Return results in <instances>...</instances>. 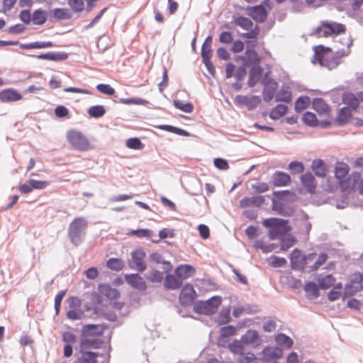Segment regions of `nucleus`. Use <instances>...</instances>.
<instances>
[{
  "label": "nucleus",
  "instance_id": "29",
  "mask_svg": "<svg viewBox=\"0 0 363 363\" xmlns=\"http://www.w3.org/2000/svg\"><path fill=\"white\" fill-rule=\"evenodd\" d=\"M52 16L58 21L68 20L72 18V15L67 9L57 8L53 9L52 11Z\"/></svg>",
  "mask_w": 363,
  "mask_h": 363
},
{
  "label": "nucleus",
  "instance_id": "14",
  "mask_svg": "<svg viewBox=\"0 0 363 363\" xmlns=\"http://www.w3.org/2000/svg\"><path fill=\"white\" fill-rule=\"evenodd\" d=\"M301 184L311 193L314 194L316 189V181L313 175L311 172L303 174L301 177Z\"/></svg>",
  "mask_w": 363,
  "mask_h": 363
},
{
  "label": "nucleus",
  "instance_id": "28",
  "mask_svg": "<svg viewBox=\"0 0 363 363\" xmlns=\"http://www.w3.org/2000/svg\"><path fill=\"white\" fill-rule=\"evenodd\" d=\"M253 101L255 104H259L261 102V99L259 96H243V95H238L235 99V102L236 104L238 105H244V106H250V101Z\"/></svg>",
  "mask_w": 363,
  "mask_h": 363
},
{
  "label": "nucleus",
  "instance_id": "48",
  "mask_svg": "<svg viewBox=\"0 0 363 363\" xmlns=\"http://www.w3.org/2000/svg\"><path fill=\"white\" fill-rule=\"evenodd\" d=\"M174 105L177 108L185 113H191L194 109V106L191 103L184 104L179 100H174Z\"/></svg>",
  "mask_w": 363,
  "mask_h": 363
},
{
  "label": "nucleus",
  "instance_id": "56",
  "mask_svg": "<svg viewBox=\"0 0 363 363\" xmlns=\"http://www.w3.org/2000/svg\"><path fill=\"white\" fill-rule=\"evenodd\" d=\"M96 89L98 91H99L101 93L113 96L115 94V89L111 86L109 84H99L96 86Z\"/></svg>",
  "mask_w": 363,
  "mask_h": 363
},
{
  "label": "nucleus",
  "instance_id": "27",
  "mask_svg": "<svg viewBox=\"0 0 363 363\" xmlns=\"http://www.w3.org/2000/svg\"><path fill=\"white\" fill-rule=\"evenodd\" d=\"M313 108L320 114L328 113L330 111L329 106L320 98L314 99L313 101Z\"/></svg>",
  "mask_w": 363,
  "mask_h": 363
},
{
  "label": "nucleus",
  "instance_id": "34",
  "mask_svg": "<svg viewBox=\"0 0 363 363\" xmlns=\"http://www.w3.org/2000/svg\"><path fill=\"white\" fill-rule=\"evenodd\" d=\"M287 111V106L279 104L270 112L269 116L273 120H277L284 116Z\"/></svg>",
  "mask_w": 363,
  "mask_h": 363
},
{
  "label": "nucleus",
  "instance_id": "24",
  "mask_svg": "<svg viewBox=\"0 0 363 363\" xmlns=\"http://www.w3.org/2000/svg\"><path fill=\"white\" fill-rule=\"evenodd\" d=\"M313 34L317 35L318 37L327 38L330 36V34L329 21H322L319 26L313 29Z\"/></svg>",
  "mask_w": 363,
  "mask_h": 363
},
{
  "label": "nucleus",
  "instance_id": "30",
  "mask_svg": "<svg viewBox=\"0 0 363 363\" xmlns=\"http://www.w3.org/2000/svg\"><path fill=\"white\" fill-rule=\"evenodd\" d=\"M342 102L353 109L359 106V99L352 93H345L342 96Z\"/></svg>",
  "mask_w": 363,
  "mask_h": 363
},
{
  "label": "nucleus",
  "instance_id": "35",
  "mask_svg": "<svg viewBox=\"0 0 363 363\" xmlns=\"http://www.w3.org/2000/svg\"><path fill=\"white\" fill-rule=\"evenodd\" d=\"M262 76V69L261 68H252L250 70V77L247 82V84L249 86H254L258 81L260 79Z\"/></svg>",
  "mask_w": 363,
  "mask_h": 363
},
{
  "label": "nucleus",
  "instance_id": "26",
  "mask_svg": "<svg viewBox=\"0 0 363 363\" xmlns=\"http://www.w3.org/2000/svg\"><path fill=\"white\" fill-rule=\"evenodd\" d=\"M245 65H257L260 63V57L257 52L255 50H247L245 52Z\"/></svg>",
  "mask_w": 363,
  "mask_h": 363
},
{
  "label": "nucleus",
  "instance_id": "38",
  "mask_svg": "<svg viewBox=\"0 0 363 363\" xmlns=\"http://www.w3.org/2000/svg\"><path fill=\"white\" fill-rule=\"evenodd\" d=\"M329 25H330V35H340V34L345 33V30H346L345 26L342 23L329 21Z\"/></svg>",
  "mask_w": 363,
  "mask_h": 363
},
{
  "label": "nucleus",
  "instance_id": "52",
  "mask_svg": "<svg viewBox=\"0 0 363 363\" xmlns=\"http://www.w3.org/2000/svg\"><path fill=\"white\" fill-rule=\"evenodd\" d=\"M306 292L313 297H318L319 295L317 285L313 282H308L305 285Z\"/></svg>",
  "mask_w": 363,
  "mask_h": 363
},
{
  "label": "nucleus",
  "instance_id": "64",
  "mask_svg": "<svg viewBox=\"0 0 363 363\" xmlns=\"http://www.w3.org/2000/svg\"><path fill=\"white\" fill-rule=\"evenodd\" d=\"M232 33L228 31L222 32L219 35V41L222 43H230L233 42Z\"/></svg>",
  "mask_w": 363,
  "mask_h": 363
},
{
  "label": "nucleus",
  "instance_id": "36",
  "mask_svg": "<svg viewBox=\"0 0 363 363\" xmlns=\"http://www.w3.org/2000/svg\"><path fill=\"white\" fill-rule=\"evenodd\" d=\"M275 100L289 103L291 100V93L288 88H282L275 96Z\"/></svg>",
  "mask_w": 363,
  "mask_h": 363
},
{
  "label": "nucleus",
  "instance_id": "32",
  "mask_svg": "<svg viewBox=\"0 0 363 363\" xmlns=\"http://www.w3.org/2000/svg\"><path fill=\"white\" fill-rule=\"evenodd\" d=\"M101 344V342L97 339L84 338L81 341L80 347L81 350L98 349Z\"/></svg>",
  "mask_w": 363,
  "mask_h": 363
},
{
  "label": "nucleus",
  "instance_id": "33",
  "mask_svg": "<svg viewBox=\"0 0 363 363\" xmlns=\"http://www.w3.org/2000/svg\"><path fill=\"white\" fill-rule=\"evenodd\" d=\"M233 22L236 26H240V28L245 30H250L253 27L252 21L246 17H236L234 18Z\"/></svg>",
  "mask_w": 363,
  "mask_h": 363
},
{
  "label": "nucleus",
  "instance_id": "31",
  "mask_svg": "<svg viewBox=\"0 0 363 363\" xmlns=\"http://www.w3.org/2000/svg\"><path fill=\"white\" fill-rule=\"evenodd\" d=\"M275 341L277 345L284 347L287 349L292 347L294 342L291 337L283 333H279L275 337Z\"/></svg>",
  "mask_w": 363,
  "mask_h": 363
},
{
  "label": "nucleus",
  "instance_id": "60",
  "mask_svg": "<svg viewBox=\"0 0 363 363\" xmlns=\"http://www.w3.org/2000/svg\"><path fill=\"white\" fill-rule=\"evenodd\" d=\"M236 328L233 325L223 327L220 330V334L223 337H229L235 335Z\"/></svg>",
  "mask_w": 363,
  "mask_h": 363
},
{
  "label": "nucleus",
  "instance_id": "5",
  "mask_svg": "<svg viewBox=\"0 0 363 363\" xmlns=\"http://www.w3.org/2000/svg\"><path fill=\"white\" fill-rule=\"evenodd\" d=\"M287 221L277 218H266L262 221V225L270 228L269 235L271 240H274L279 235L286 231Z\"/></svg>",
  "mask_w": 363,
  "mask_h": 363
},
{
  "label": "nucleus",
  "instance_id": "55",
  "mask_svg": "<svg viewBox=\"0 0 363 363\" xmlns=\"http://www.w3.org/2000/svg\"><path fill=\"white\" fill-rule=\"evenodd\" d=\"M84 316V313L82 311L74 308L69 311L67 313V317L73 320H80Z\"/></svg>",
  "mask_w": 363,
  "mask_h": 363
},
{
  "label": "nucleus",
  "instance_id": "42",
  "mask_svg": "<svg viewBox=\"0 0 363 363\" xmlns=\"http://www.w3.org/2000/svg\"><path fill=\"white\" fill-rule=\"evenodd\" d=\"M211 55V46H210L209 44H203L201 48V56L206 65L211 64L210 60Z\"/></svg>",
  "mask_w": 363,
  "mask_h": 363
},
{
  "label": "nucleus",
  "instance_id": "40",
  "mask_svg": "<svg viewBox=\"0 0 363 363\" xmlns=\"http://www.w3.org/2000/svg\"><path fill=\"white\" fill-rule=\"evenodd\" d=\"M107 267L114 271H120L124 267L122 259L118 258H110L106 262Z\"/></svg>",
  "mask_w": 363,
  "mask_h": 363
},
{
  "label": "nucleus",
  "instance_id": "13",
  "mask_svg": "<svg viewBox=\"0 0 363 363\" xmlns=\"http://www.w3.org/2000/svg\"><path fill=\"white\" fill-rule=\"evenodd\" d=\"M196 269L189 264H182L175 269V275L181 280L186 279L195 274Z\"/></svg>",
  "mask_w": 363,
  "mask_h": 363
},
{
  "label": "nucleus",
  "instance_id": "50",
  "mask_svg": "<svg viewBox=\"0 0 363 363\" xmlns=\"http://www.w3.org/2000/svg\"><path fill=\"white\" fill-rule=\"evenodd\" d=\"M296 239L293 236H288L286 238H284L281 241V249L282 250H287L289 248L294 246L296 243Z\"/></svg>",
  "mask_w": 363,
  "mask_h": 363
},
{
  "label": "nucleus",
  "instance_id": "3",
  "mask_svg": "<svg viewBox=\"0 0 363 363\" xmlns=\"http://www.w3.org/2000/svg\"><path fill=\"white\" fill-rule=\"evenodd\" d=\"M87 226L88 222L83 217L75 218L70 223L68 228V236L72 244L77 246L82 243Z\"/></svg>",
  "mask_w": 363,
  "mask_h": 363
},
{
  "label": "nucleus",
  "instance_id": "1",
  "mask_svg": "<svg viewBox=\"0 0 363 363\" xmlns=\"http://www.w3.org/2000/svg\"><path fill=\"white\" fill-rule=\"evenodd\" d=\"M349 165L343 162H337L335 165V178L342 191L352 189L360 179L362 174L359 172H353L349 174Z\"/></svg>",
  "mask_w": 363,
  "mask_h": 363
},
{
  "label": "nucleus",
  "instance_id": "7",
  "mask_svg": "<svg viewBox=\"0 0 363 363\" xmlns=\"http://www.w3.org/2000/svg\"><path fill=\"white\" fill-rule=\"evenodd\" d=\"M315 253H311L305 256L298 249H295L291 255V267L297 270L303 269L310 262L315 259Z\"/></svg>",
  "mask_w": 363,
  "mask_h": 363
},
{
  "label": "nucleus",
  "instance_id": "10",
  "mask_svg": "<svg viewBox=\"0 0 363 363\" xmlns=\"http://www.w3.org/2000/svg\"><path fill=\"white\" fill-rule=\"evenodd\" d=\"M241 342L256 348L262 345V340L257 330H249L241 337Z\"/></svg>",
  "mask_w": 363,
  "mask_h": 363
},
{
  "label": "nucleus",
  "instance_id": "8",
  "mask_svg": "<svg viewBox=\"0 0 363 363\" xmlns=\"http://www.w3.org/2000/svg\"><path fill=\"white\" fill-rule=\"evenodd\" d=\"M145 257L146 253L142 248L133 250L131 252V259L128 262L129 267L139 272L145 271L146 269Z\"/></svg>",
  "mask_w": 363,
  "mask_h": 363
},
{
  "label": "nucleus",
  "instance_id": "15",
  "mask_svg": "<svg viewBox=\"0 0 363 363\" xmlns=\"http://www.w3.org/2000/svg\"><path fill=\"white\" fill-rule=\"evenodd\" d=\"M264 197L262 196L245 197L240 200V206L242 208H247L250 206L260 207L264 204Z\"/></svg>",
  "mask_w": 363,
  "mask_h": 363
},
{
  "label": "nucleus",
  "instance_id": "57",
  "mask_svg": "<svg viewBox=\"0 0 363 363\" xmlns=\"http://www.w3.org/2000/svg\"><path fill=\"white\" fill-rule=\"evenodd\" d=\"M147 279L154 283L161 282L163 279V274L157 270H152L149 273Z\"/></svg>",
  "mask_w": 363,
  "mask_h": 363
},
{
  "label": "nucleus",
  "instance_id": "23",
  "mask_svg": "<svg viewBox=\"0 0 363 363\" xmlns=\"http://www.w3.org/2000/svg\"><path fill=\"white\" fill-rule=\"evenodd\" d=\"M311 169L315 175L319 177H324L327 173L325 164L322 160H314L312 162Z\"/></svg>",
  "mask_w": 363,
  "mask_h": 363
},
{
  "label": "nucleus",
  "instance_id": "18",
  "mask_svg": "<svg viewBox=\"0 0 363 363\" xmlns=\"http://www.w3.org/2000/svg\"><path fill=\"white\" fill-rule=\"evenodd\" d=\"M291 182V177L285 172L277 171L273 175L272 184L274 186H285Z\"/></svg>",
  "mask_w": 363,
  "mask_h": 363
},
{
  "label": "nucleus",
  "instance_id": "53",
  "mask_svg": "<svg viewBox=\"0 0 363 363\" xmlns=\"http://www.w3.org/2000/svg\"><path fill=\"white\" fill-rule=\"evenodd\" d=\"M255 355L252 352H242V354H240L239 357L237 359V362L238 363H251L254 360H255Z\"/></svg>",
  "mask_w": 363,
  "mask_h": 363
},
{
  "label": "nucleus",
  "instance_id": "6",
  "mask_svg": "<svg viewBox=\"0 0 363 363\" xmlns=\"http://www.w3.org/2000/svg\"><path fill=\"white\" fill-rule=\"evenodd\" d=\"M222 302L220 296H213L205 301H199L195 306L196 312L210 315L215 313Z\"/></svg>",
  "mask_w": 363,
  "mask_h": 363
},
{
  "label": "nucleus",
  "instance_id": "54",
  "mask_svg": "<svg viewBox=\"0 0 363 363\" xmlns=\"http://www.w3.org/2000/svg\"><path fill=\"white\" fill-rule=\"evenodd\" d=\"M309 104V98L307 96L299 97L295 104V108L297 111H302Z\"/></svg>",
  "mask_w": 363,
  "mask_h": 363
},
{
  "label": "nucleus",
  "instance_id": "20",
  "mask_svg": "<svg viewBox=\"0 0 363 363\" xmlns=\"http://www.w3.org/2000/svg\"><path fill=\"white\" fill-rule=\"evenodd\" d=\"M352 116V111L347 107H343L338 111L335 122L338 125L346 124Z\"/></svg>",
  "mask_w": 363,
  "mask_h": 363
},
{
  "label": "nucleus",
  "instance_id": "16",
  "mask_svg": "<svg viewBox=\"0 0 363 363\" xmlns=\"http://www.w3.org/2000/svg\"><path fill=\"white\" fill-rule=\"evenodd\" d=\"M248 14L256 21L263 22L266 20L267 13L262 5L254 6L248 9Z\"/></svg>",
  "mask_w": 363,
  "mask_h": 363
},
{
  "label": "nucleus",
  "instance_id": "45",
  "mask_svg": "<svg viewBox=\"0 0 363 363\" xmlns=\"http://www.w3.org/2000/svg\"><path fill=\"white\" fill-rule=\"evenodd\" d=\"M342 289V284L339 283L337 285H335L333 288V289L328 293V299L332 301L337 300L341 296Z\"/></svg>",
  "mask_w": 363,
  "mask_h": 363
},
{
  "label": "nucleus",
  "instance_id": "37",
  "mask_svg": "<svg viewBox=\"0 0 363 363\" xmlns=\"http://www.w3.org/2000/svg\"><path fill=\"white\" fill-rule=\"evenodd\" d=\"M105 113L106 109L101 105L93 106L88 109V114L92 118H100Z\"/></svg>",
  "mask_w": 363,
  "mask_h": 363
},
{
  "label": "nucleus",
  "instance_id": "47",
  "mask_svg": "<svg viewBox=\"0 0 363 363\" xmlns=\"http://www.w3.org/2000/svg\"><path fill=\"white\" fill-rule=\"evenodd\" d=\"M126 146L133 150H142L144 147V145L138 138H132L127 140Z\"/></svg>",
  "mask_w": 363,
  "mask_h": 363
},
{
  "label": "nucleus",
  "instance_id": "22",
  "mask_svg": "<svg viewBox=\"0 0 363 363\" xmlns=\"http://www.w3.org/2000/svg\"><path fill=\"white\" fill-rule=\"evenodd\" d=\"M99 291L102 296H104L109 299H117L120 296L119 291L117 289L111 287L108 284L100 285Z\"/></svg>",
  "mask_w": 363,
  "mask_h": 363
},
{
  "label": "nucleus",
  "instance_id": "25",
  "mask_svg": "<svg viewBox=\"0 0 363 363\" xmlns=\"http://www.w3.org/2000/svg\"><path fill=\"white\" fill-rule=\"evenodd\" d=\"M277 86L278 84L274 80H271L268 82L267 86H265L263 91V98L265 101H270L273 99Z\"/></svg>",
  "mask_w": 363,
  "mask_h": 363
},
{
  "label": "nucleus",
  "instance_id": "49",
  "mask_svg": "<svg viewBox=\"0 0 363 363\" xmlns=\"http://www.w3.org/2000/svg\"><path fill=\"white\" fill-rule=\"evenodd\" d=\"M119 101L123 104L130 105H146L147 101L140 98L120 99Z\"/></svg>",
  "mask_w": 363,
  "mask_h": 363
},
{
  "label": "nucleus",
  "instance_id": "43",
  "mask_svg": "<svg viewBox=\"0 0 363 363\" xmlns=\"http://www.w3.org/2000/svg\"><path fill=\"white\" fill-rule=\"evenodd\" d=\"M303 123L309 126H315L318 125V120L315 115L311 112H306L302 117Z\"/></svg>",
  "mask_w": 363,
  "mask_h": 363
},
{
  "label": "nucleus",
  "instance_id": "4",
  "mask_svg": "<svg viewBox=\"0 0 363 363\" xmlns=\"http://www.w3.org/2000/svg\"><path fill=\"white\" fill-rule=\"evenodd\" d=\"M66 136L69 143L75 150L86 151L91 147L89 140L80 131L70 130L67 131Z\"/></svg>",
  "mask_w": 363,
  "mask_h": 363
},
{
  "label": "nucleus",
  "instance_id": "9",
  "mask_svg": "<svg viewBox=\"0 0 363 363\" xmlns=\"http://www.w3.org/2000/svg\"><path fill=\"white\" fill-rule=\"evenodd\" d=\"M196 297V292L191 284H185L179 294V302L182 306L191 305Z\"/></svg>",
  "mask_w": 363,
  "mask_h": 363
},
{
  "label": "nucleus",
  "instance_id": "21",
  "mask_svg": "<svg viewBox=\"0 0 363 363\" xmlns=\"http://www.w3.org/2000/svg\"><path fill=\"white\" fill-rule=\"evenodd\" d=\"M182 285V280L172 274L167 275L164 281V286L167 289L176 290L179 289Z\"/></svg>",
  "mask_w": 363,
  "mask_h": 363
},
{
  "label": "nucleus",
  "instance_id": "39",
  "mask_svg": "<svg viewBox=\"0 0 363 363\" xmlns=\"http://www.w3.org/2000/svg\"><path fill=\"white\" fill-rule=\"evenodd\" d=\"M47 20L46 13L42 10L35 11L32 16L33 23L35 25H42Z\"/></svg>",
  "mask_w": 363,
  "mask_h": 363
},
{
  "label": "nucleus",
  "instance_id": "41",
  "mask_svg": "<svg viewBox=\"0 0 363 363\" xmlns=\"http://www.w3.org/2000/svg\"><path fill=\"white\" fill-rule=\"evenodd\" d=\"M335 279L332 275H327L318 279V284L320 289H327L335 283Z\"/></svg>",
  "mask_w": 363,
  "mask_h": 363
},
{
  "label": "nucleus",
  "instance_id": "61",
  "mask_svg": "<svg viewBox=\"0 0 363 363\" xmlns=\"http://www.w3.org/2000/svg\"><path fill=\"white\" fill-rule=\"evenodd\" d=\"M328 257L327 254H325V253L320 254L319 255L318 259L314 263L313 266L311 267V270L312 271H315L318 269H319L320 267L325 262V261L327 260Z\"/></svg>",
  "mask_w": 363,
  "mask_h": 363
},
{
  "label": "nucleus",
  "instance_id": "2",
  "mask_svg": "<svg viewBox=\"0 0 363 363\" xmlns=\"http://www.w3.org/2000/svg\"><path fill=\"white\" fill-rule=\"evenodd\" d=\"M314 55L312 58L313 64H319L329 69L335 68L339 64V57L335 56L333 50L323 45L314 47Z\"/></svg>",
  "mask_w": 363,
  "mask_h": 363
},
{
  "label": "nucleus",
  "instance_id": "44",
  "mask_svg": "<svg viewBox=\"0 0 363 363\" xmlns=\"http://www.w3.org/2000/svg\"><path fill=\"white\" fill-rule=\"evenodd\" d=\"M228 349L230 351L235 354H242L244 352L243 344L238 340L233 341L232 343L228 345Z\"/></svg>",
  "mask_w": 363,
  "mask_h": 363
},
{
  "label": "nucleus",
  "instance_id": "51",
  "mask_svg": "<svg viewBox=\"0 0 363 363\" xmlns=\"http://www.w3.org/2000/svg\"><path fill=\"white\" fill-rule=\"evenodd\" d=\"M269 263L272 267H280L284 266L286 264V259L284 257L272 256L269 258Z\"/></svg>",
  "mask_w": 363,
  "mask_h": 363
},
{
  "label": "nucleus",
  "instance_id": "12",
  "mask_svg": "<svg viewBox=\"0 0 363 363\" xmlns=\"http://www.w3.org/2000/svg\"><path fill=\"white\" fill-rule=\"evenodd\" d=\"M125 280L132 287L140 291H145L147 289L145 281L138 274H125Z\"/></svg>",
  "mask_w": 363,
  "mask_h": 363
},
{
  "label": "nucleus",
  "instance_id": "17",
  "mask_svg": "<svg viewBox=\"0 0 363 363\" xmlns=\"http://www.w3.org/2000/svg\"><path fill=\"white\" fill-rule=\"evenodd\" d=\"M262 354L264 361L268 362L280 358L283 354V352L277 347H267L263 350Z\"/></svg>",
  "mask_w": 363,
  "mask_h": 363
},
{
  "label": "nucleus",
  "instance_id": "46",
  "mask_svg": "<svg viewBox=\"0 0 363 363\" xmlns=\"http://www.w3.org/2000/svg\"><path fill=\"white\" fill-rule=\"evenodd\" d=\"M129 235H134L138 238H150L153 235V232L149 229H138L133 230L129 233Z\"/></svg>",
  "mask_w": 363,
  "mask_h": 363
},
{
  "label": "nucleus",
  "instance_id": "58",
  "mask_svg": "<svg viewBox=\"0 0 363 363\" xmlns=\"http://www.w3.org/2000/svg\"><path fill=\"white\" fill-rule=\"evenodd\" d=\"M289 169L294 174L302 173L304 166L301 162L294 161L289 164Z\"/></svg>",
  "mask_w": 363,
  "mask_h": 363
},
{
  "label": "nucleus",
  "instance_id": "11",
  "mask_svg": "<svg viewBox=\"0 0 363 363\" xmlns=\"http://www.w3.org/2000/svg\"><path fill=\"white\" fill-rule=\"evenodd\" d=\"M23 96L14 89H6L0 91V101L2 103H11L21 101Z\"/></svg>",
  "mask_w": 363,
  "mask_h": 363
},
{
  "label": "nucleus",
  "instance_id": "19",
  "mask_svg": "<svg viewBox=\"0 0 363 363\" xmlns=\"http://www.w3.org/2000/svg\"><path fill=\"white\" fill-rule=\"evenodd\" d=\"M82 356L76 359L73 363H98L99 353L81 350Z\"/></svg>",
  "mask_w": 363,
  "mask_h": 363
},
{
  "label": "nucleus",
  "instance_id": "62",
  "mask_svg": "<svg viewBox=\"0 0 363 363\" xmlns=\"http://www.w3.org/2000/svg\"><path fill=\"white\" fill-rule=\"evenodd\" d=\"M29 183L31 184L33 189H43L49 184L48 182L35 179L29 180Z\"/></svg>",
  "mask_w": 363,
  "mask_h": 363
},
{
  "label": "nucleus",
  "instance_id": "59",
  "mask_svg": "<svg viewBox=\"0 0 363 363\" xmlns=\"http://www.w3.org/2000/svg\"><path fill=\"white\" fill-rule=\"evenodd\" d=\"M68 4L75 12H80L84 9V2L82 0H68Z\"/></svg>",
  "mask_w": 363,
  "mask_h": 363
},
{
  "label": "nucleus",
  "instance_id": "63",
  "mask_svg": "<svg viewBox=\"0 0 363 363\" xmlns=\"http://www.w3.org/2000/svg\"><path fill=\"white\" fill-rule=\"evenodd\" d=\"M254 247L257 249H261L264 252H269L274 249V245H265L262 241H257L254 244Z\"/></svg>",
  "mask_w": 363,
  "mask_h": 363
}]
</instances>
